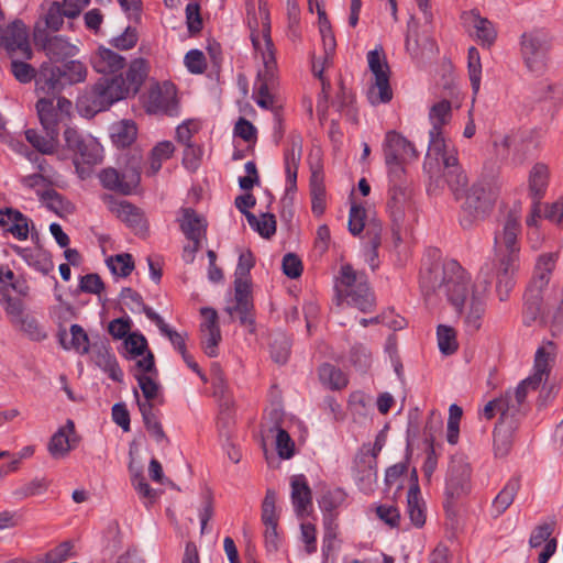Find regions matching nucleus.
Wrapping results in <instances>:
<instances>
[{
	"label": "nucleus",
	"instance_id": "nucleus-1",
	"mask_svg": "<svg viewBox=\"0 0 563 563\" xmlns=\"http://www.w3.org/2000/svg\"><path fill=\"white\" fill-rule=\"evenodd\" d=\"M420 287L427 301L431 302L433 297H446L468 333L482 329L486 301L474 291L468 275L456 261H446L423 271Z\"/></svg>",
	"mask_w": 563,
	"mask_h": 563
},
{
	"label": "nucleus",
	"instance_id": "nucleus-2",
	"mask_svg": "<svg viewBox=\"0 0 563 563\" xmlns=\"http://www.w3.org/2000/svg\"><path fill=\"white\" fill-rule=\"evenodd\" d=\"M520 231L519 217L509 213L495 232L494 262L485 264L479 271L486 284H490L495 272L496 292L500 301H506L515 287V274L519 268Z\"/></svg>",
	"mask_w": 563,
	"mask_h": 563
},
{
	"label": "nucleus",
	"instance_id": "nucleus-3",
	"mask_svg": "<svg viewBox=\"0 0 563 563\" xmlns=\"http://www.w3.org/2000/svg\"><path fill=\"white\" fill-rule=\"evenodd\" d=\"M247 24L251 30V40L254 51L261 55L264 70L260 73V86L257 104L268 109L274 104V97L269 93V88L275 82L276 59L274 44L271 38L269 15L265 8L258 7V16L255 11H247Z\"/></svg>",
	"mask_w": 563,
	"mask_h": 563
},
{
	"label": "nucleus",
	"instance_id": "nucleus-4",
	"mask_svg": "<svg viewBox=\"0 0 563 563\" xmlns=\"http://www.w3.org/2000/svg\"><path fill=\"white\" fill-rule=\"evenodd\" d=\"M429 146L423 163V169L435 179L439 185L440 159L446 165H454L456 162V150L446 142L442 129L451 122L452 104L449 100L435 102L429 110Z\"/></svg>",
	"mask_w": 563,
	"mask_h": 563
},
{
	"label": "nucleus",
	"instance_id": "nucleus-5",
	"mask_svg": "<svg viewBox=\"0 0 563 563\" xmlns=\"http://www.w3.org/2000/svg\"><path fill=\"white\" fill-rule=\"evenodd\" d=\"M255 264L254 257L250 251L242 252L239 256V263L234 273V305L228 306L225 311L231 319L238 318L242 325H252L253 299L251 291L250 271Z\"/></svg>",
	"mask_w": 563,
	"mask_h": 563
},
{
	"label": "nucleus",
	"instance_id": "nucleus-6",
	"mask_svg": "<svg viewBox=\"0 0 563 563\" xmlns=\"http://www.w3.org/2000/svg\"><path fill=\"white\" fill-rule=\"evenodd\" d=\"M335 288L339 300L345 301L362 312L371 311L375 305L366 275L355 271L350 264L341 266Z\"/></svg>",
	"mask_w": 563,
	"mask_h": 563
},
{
	"label": "nucleus",
	"instance_id": "nucleus-7",
	"mask_svg": "<svg viewBox=\"0 0 563 563\" xmlns=\"http://www.w3.org/2000/svg\"><path fill=\"white\" fill-rule=\"evenodd\" d=\"M131 97L125 89L123 75L99 79L79 100L89 112L107 110L113 103Z\"/></svg>",
	"mask_w": 563,
	"mask_h": 563
},
{
	"label": "nucleus",
	"instance_id": "nucleus-8",
	"mask_svg": "<svg viewBox=\"0 0 563 563\" xmlns=\"http://www.w3.org/2000/svg\"><path fill=\"white\" fill-rule=\"evenodd\" d=\"M461 205L460 223L463 228H471L492 210L496 200L495 192L488 184L474 183L464 194Z\"/></svg>",
	"mask_w": 563,
	"mask_h": 563
},
{
	"label": "nucleus",
	"instance_id": "nucleus-9",
	"mask_svg": "<svg viewBox=\"0 0 563 563\" xmlns=\"http://www.w3.org/2000/svg\"><path fill=\"white\" fill-rule=\"evenodd\" d=\"M550 38L547 32L533 29L520 37V53L528 70L537 76L542 75L548 67Z\"/></svg>",
	"mask_w": 563,
	"mask_h": 563
},
{
	"label": "nucleus",
	"instance_id": "nucleus-10",
	"mask_svg": "<svg viewBox=\"0 0 563 563\" xmlns=\"http://www.w3.org/2000/svg\"><path fill=\"white\" fill-rule=\"evenodd\" d=\"M142 103L150 114H178L177 90L169 81L152 85L142 96Z\"/></svg>",
	"mask_w": 563,
	"mask_h": 563
},
{
	"label": "nucleus",
	"instance_id": "nucleus-11",
	"mask_svg": "<svg viewBox=\"0 0 563 563\" xmlns=\"http://www.w3.org/2000/svg\"><path fill=\"white\" fill-rule=\"evenodd\" d=\"M176 220L181 232L192 243L184 247V256L187 262L191 263L195 258V254L201 247V240L206 238L207 221L190 207L180 208Z\"/></svg>",
	"mask_w": 563,
	"mask_h": 563
},
{
	"label": "nucleus",
	"instance_id": "nucleus-12",
	"mask_svg": "<svg viewBox=\"0 0 563 563\" xmlns=\"http://www.w3.org/2000/svg\"><path fill=\"white\" fill-rule=\"evenodd\" d=\"M367 62L375 80L367 92L369 102L372 104L389 102L393 91L389 85V68L384 55L377 49L371 51L367 54Z\"/></svg>",
	"mask_w": 563,
	"mask_h": 563
},
{
	"label": "nucleus",
	"instance_id": "nucleus-13",
	"mask_svg": "<svg viewBox=\"0 0 563 563\" xmlns=\"http://www.w3.org/2000/svg\"><path fill=\"white\" fill-rule=\"evenodd\" d=\"M471 488V466L463 455H454L450 461L445 483V506L466 495Z\"/></svg>",
	"mask_w": 563,
	"mask_h": 563
},
{
	"label": "nucleus",
	"instance_id": "nucleus-14",
	"mask_svg": "<svg viewBox=\"0 0 563 563\" xmlns=\"http://www.w3.org/2000/svg\"><path fill=\"white\" fill-rule=\"evenodd\" d=\"M0 44L3 45L12 56L24 59L32 57V49L27 40V31L21 21L3 27V20L0 22Z\"/></svg>",
	"mask_w": 563,
	"mask_h": 563
},
{
	"label": "nucleus",
	"instance_id": "nucleus-15",
	"mask_svg": "<svg viewBox=\"0 0 563 563\" xmlns=\"http://www.w3.org/2000/svg\"><path fill=\"white\" fill-rule=\"evenodd\" d=\"M103 201L111 213L124 222L136 233H145L147 230L143 211L125 200H117L111 195H104Z\"/></svg>",
	"mask_w": 563,
	"mask_h": 563
},
{
	"label": "nucleus",
	"instance_id": "nucleus-16",
	"mask_svg": "<svg viewBox=\"0 0 563 563\" xmlns=\"http://www.w3.org/2000/svg\"><path fill=\"white\" fill-rule=\"evenodd\" d=\"M440 172H439V185L437 186L435 179H431L429 177V191H435L437 189L442 187V178L445 179V183L448 184L451 192L453 194L455 200H461L464 196V194L467 191V176L462 170V168L459 165V159L456 158V162L454 165H446L443 159H440ZM428 176H430L428 174Z\"/></svg>",
	"mask_w": 563,
	"mask_h": 563
},
{
	"label": "nucleus",
	"instance_id": "nucleus-17",
	"mask_svg": "<svg viewBox=\"0 0 563 563\" xmlns=\"http://www.w3.org/2000/svg\"><path fill=\"white\" fill-rule=\"evenodd\" d=\"M556 356V345L552 341H547L539 346L534 354L533 373L527 378V383L537 389L543 382H547Z\"/></svg>",
	"mask_w": 563,
	"mask_h": 563
},
{
	"label": "nucleus",
	"instance_id": "nucleus-18",
	"mask_svg": "<svg viewBox=\"0 0 563 563\" xmlns=\"http://www.w3.org/2000/svg\"><path fill=\"white\" fill-rule=\"evenodd\" d=\"M79 442L76 434L75 423L68 419L49 439L47 450L53 459L60 460L66 457Z\"/></svg>",
	"mask_w": 563,
	"mask_h": 563
},
{
	"label": "nucleus",
	"instance_id": "nucleus-19",
	"mask_svg": "<svg viewBox=\"0 0 563 563\" xmlns=\"http://www.w3.org/2000/svg\"><path fill=\"white\" fill-rule=\"evenodd\" d=\"M384 153L386 162L407 163L418 157L415 145L395 131L387 132Z\"/></svg>",
	"mask_w": 563,
	"mask_h": 563
},
{
	"label": "nucleus",
	"instance_id": "nucleus-20",
	"mask_svg": "<svg viewBox=\"0 0 563 563\" xmlns=\"http://www.w3.org/2000/svg\"><path fill=\"white\" fill-rule=\"evenodd\" d=\"M65 86L66 84L58 66L42 67L35 77V92L37 97L55 98Z\"/></svg>",
	"mask_w": 563,
	"mask_h": 563
},
{
	"label": "nucleus",
	"instance_id": "nucleus-21",
	"mask_svg": "<svg viewBox=\"0 0 563 563\" xmlns=\"http://www.w3.org/2000/svg\"><path fill=\"white\" fill-rule=\"evenodd\" d=\"M203 322L200 325L201 344L206 354L217 356V346L221 341V332L218 324L217 311L211 308H202Z\"/></svg>",
	"mask_w": 563,
	"mask_h": 563
},
{
	"label": "nucleus",
	"instance_id": "nucleus-22",
	"mask_svg": "<svg viewBox=\"0 0 563 563\" xmlns=\"http://www.w3.org/2000/svg\"><path fill=\"white\" fill-rule=\"evenodd\" d=\"M35 41L42 45L46 55L54 62H62L78 53L77 46L62 36H47L38 32L35 33Z\"/></svg>",
	"mask_w": 563,
	"mask_h": 563
},
{
	"label": "nucleus",
	"instance_id": "nucleus-23",
	"mask_svg": "<svg viewBox=\"0 0 563 563\" xmlns=\"http://www.w3.org/2000/svg\"><path fill=\"white\" fill-rule=\"evenodd\" d=\"M558 253L541 254L536 264L533 277L527 288V291L542 295L547 289L551 274L555 268Z\"/></svg>",
	"mask_w": 563,
	"mask_h": 563
},
{
	"label": "nucleus",
	"instance_id": "nucleus-24",
	"mask_svg": "<svg viewBox=\"0 0 563 563\" xmlns=\"http://www.w3.org/2000/svg\"><path fill=\"white\" fill-rule=\"evenodd\" d=\"M150 63L143 57L134 58L130 62L126 70L121 73L123 75V82L125 89L131 97H134L143 86L150 74Z\"/></svg>",
	"mask_w": 563,
	"mask_h": 563
},
{
	"label": "nucleus",
	"instance_id": "nucleus-25",
	"mask_svg": "<svg viewBox=\"0 0 563 563\" xmlns=\"http://www.w3.org/2000/svg\"><path fill=\"white\" fill-rule=\"evenodd\" d=\"M518 418H508L506 420H499L495 428L494 433V452L496 456H506L514 442V433L519 426Z\"/></svg>",
	"mask_w": 563,
	"mask_h": 563
},
{
	"label": "nucleus",
	"instance_id": "nucleus-26",
	"mask_svg": "<svg viewBox=\"0 0 563 563\" xmlns=\"http://www.w3.org/2000/svg\"><path fill=\"white\" fill-rule=\"evenodd\" d=\"M92 68L99 74H114L125 66V58L110 48L100 46L90 57Z\"/></svg>",
	"mask_w": 563,
	"mask_h": 563
},
{
	"label": "nucleus",
	"instance_id": "nucleus-27",
	"mask_svg": "<svg viewBox=\"0 0 563 563\" xmlns=\"http://www.w3.org/2000/svg\"><path fill=\"white\" fill-rule=\"evenodd\" d=\"M0 227L18 240H26L29 236V219L18 210H0Z\"/></svg>",
	"mask_w": 563,
	"mask_h": 563
},
{
	"label": "nucleus",
	"instance_id": "nucleus-28",
	"mask_svg": "<svg viewBox=\"0 0 563 563\" xmlns=\"http://www.w3.org/2000/svg\"><path fill=\"white\" fill-rule=\"evenodd\" d=\"M55 98L38 97L36 111L45 133L58 132L57 125L63 120L54 103Z\"/></svg>",
	"mask_w": 563,
	"mask_h": 563
},
{
	"label": "nucleus",
	"instance_id": "nucleus-29",
	"mask_svg": "<svg viewBox=\"0 0 563 563\" xmlns=\"http://www.w3.org/2000/svg\"><path fill=\"white\" fill-rule=\"evenodd\" d=\"M291 501L298 516L307 512L311 506L312 495L303 475H295L291 477Z\"/></svg>",
	"mask_w": 563,
	"mask_h": 563
},
{
	"label": "nucleus",
	"instance_id": "nucleus-30",
	"mask_svg": "<svg viewBox=\"0 0 563 563\" xmlns=\"http://www.w3.org/2000/svg\"><path fill=\"white\" fill-rule=\"evenodd\" d=\"M410 194L409 184L400 183L390 186L387 206L394 221L402 219L405 209L409 205Z\"/></svg>",
	"mask_w": 563,
	"mask_h": 563
},
{
	"label": "nucleus",
	"instance_id": "nucleus-31",
	"mask_svg": "<svg viewBox=\"0 0 563 563\" xmlns=\"http://www.w3.org/2000/svg\"><path fill=\"white\" fill-rule=\"evenodd\" d=\"M411 479L413 481L412 485L410 486L407 495V508H408V515L411 520V522L420 528L426 522V515H424V507L423 503L420 499V490L418 486V476L416 470L412 471Z\"/></svg>",
	"mask_w": 563,
	"mask_h": 563
},
{
	"label": "nucleus",
	"instance_id": "nucleus-32",
	"mask_svg": "<svg viewBox=\"0 0 563 563\" xmlns=\"http://www.w3.org/2000/svg\"><path fill=\"white\" fill-rule=\"evenodd\" d=\"M522 322L526 327L543 324L542 302L543 297L540 294L526 291Z\"/></svg>",
	"mask_w": 563,
	"mask_h": 563
},
{
	"label": "nucleus",
	"instance_id": "nucleus-33",
	"mask_svg": "<svg viewBox=\"0 0 563 563\" xmlns=\"http://www.w3.org/2000/svg\"><path fill=\"white\" fill-rule=\"evenodd\" d=\"M471 22L475 30V35L477 41L483 46H492L497 37V31L488 19L483 18L478 14L477 11L473 10L470 12Z\"/></svg>",
	"mask_w": 563,
	"mask_h": 563
},
{
	"label": "nucleus",
	"instance_id": "nucleus-34",
	"mask_svg": "<svg viewBox=\"0 0 563 563\" xmlns=\"http://www.w3.org/2000/svg\"><path fill=\"white\" fill-rule=\"evenodd\" d=\"M549 168L542 163H537L529 173V191L533 200L540 201L548 187Z\"/></svg>",
	"mask_w": 563,
	"mask_h": 563
},
{
	"label": "nucleus",
	"instance_id": "nucleus-35",
	"mask_svg": "<svg viewBox=\"0 0 563 563\" xmlns=\"http://www.w3.org/2000/svg\"><path fill=\"white\" fill-rule=\"evenodd\" d=\"M137 134L136 125L131 120H122L111 126V139L118 147L131 145Z\"/></svg>",
	"mask_w": 563,
	"mask_h": 563
},
{
	"label": "nucleus",
	"instance_id": "nucleus-36",
	"mask_svg": "<svg viewBox=\"0 0 563 563\" xmlns=\"http://www.w3.org/2000/svg\"><path fill=\"white\" fill-rule=\"evenodd\" d=\"M76 155L75 163H82L88 165H96L102 161V148L100 144L92 140L87 139L79 147L73 151Z\"/></svg>",
	"mask_w": 563,
	"mask_h": 563
},
{
	"label": "nucleus",
	"instance_id": "nucleus-37",
	"mask_svg": "<svg viewBox=\"0 0 563 563\" xmlns=\"http://www.w3.org/2000/svg\"><path fill=\"white\" fill-rule=\"evenodd\" d=\"M25 137L34 148L44 155L55 153L58 146V132H55V134L46 133L43 136L37 131L30 129L25 131Z\"/></svg>",
	"mask_w": 563,
	"mask_h": 563
},
{
	"label": "nucleus",
	"instance_id": "nucleus-38",
	"mask_svg": "<svg viewBox=\"0 0 563 563\" xmlns=\"http://www.w3.org/2000/svg\"><path fill=\"white\" fill-rule=\"evenodd\" d=\"M58 67L66 85L84 82L87 78L88 69L80 60L71 59Z\"/></svg>",
	"mask_w": 563,
	"mask_h": 563
},
{
	"label": "nucleus",
	"instance_id": "nucleus-39",
	"mask_svg": "<svg viewBox=\"0 0 563 563\" xmlns=\"http://www.w3.org/2000/svg\"><path fill=\"white\" fill-rule=\"evenodd\" d=\"M249 224L263 238L269 239L276 232V220L271 213H263L260 218L245 212Z\"/></svg>",
	"mask_w": 563,
	"mask_h": 563
},
{
	"label": "nucleus",
	"instance_id": "nucleus-40",
	"mask_svg": "<svg viewBox=\"0 0 563 563\" xmlns=\"http://www.w3.org/2000/svg\"><path fill=\"white\" fill-rule=\"evenodd\" d=\"M299 161H300V146L299 145L297 146L296 143H292L291 148L287 152V154L285 156V172H286L287 190L296 189Z\"/></svg>",
	"mask_w": 563,
	"mask_h": 563
},
{
	"label": "nucleus",
	"instance_id": "nucleus-41",
	"mask_svg": "<svg viewBox=\"0 0 563 563\" xmlns=\"http://www.w3.org/2000/svg\"><path fill=\"white\" fill-rule=\"evenodd\" d=\"M319 376L321 382L332 389H341L347 385L344 373L331 364H323L319 368Z\"/></svg>",
	"mask_w": 563,
	"mask_h": 563
},
{
	"label": "nucleus",
	"instance_id": "nucleus-42",
	"mask_svg": "<svg viewBox=\"0 0 563 563\" xmlns=\"http://www.w3.org/2000/svg\"><path fill=\"white\" fill-rule=\"evenodd\" d=\"M175 151L170 141L159 142L151 152L150 172L155 175L162 167V163L168 159Z\"/></svg>",
	"mask_w": 563,
	"mask_h": 563
},
{
	"label": "nucleus",
	"instance_id": "nucleus-43",
	"mask_svg": "<svg viewBox=\"0 0 563 563\" xmlns=\"http://www.w3.org/2000/svg\"><path fill=\"white\" fill-rule=\"evenodd\" d=\"M26 262L42 274H48L54 268L51 257L43 251L31 252L27 249L20 251Z\"/></svg>",
	"mask_w": 563,
	"mask_h": 563
},
{
	"label": "nucleus",
	"instance_id": "nucleus-44",
	"mask_svg": "<svg viewBox=\"0 0 563 563\" xmlns=\"http://www.w3.org/2000/svg\"><path fill=\"white\" fill-rule=\"evenodd\" d=\"M110 271L120 277H126L134 268V262L131 254L122 253L111 256L107 260Z\"/></svg>",
	"mask_w": 563,
	"mask_h": 563
},
{
	"label": "nucleus",
	"instance_id": "nucleus-45",
	"mask_svg": "<svg viewBox=\"0 0 563 563\" xmlns=\"http://www.w3.org/2000/svg\"><path fill=\"white\" fill-rule=\"evenodd\" d=\"M519 484L516 481L509 482L493 501L496 515H501L514 501Z\"/></svg>",
	"mask_w": 563,
	"mask_h": 563
},
{
	"label": "nucleus",
	"instance_id": "nucleus-46",
	"mask_svg": "<svg viewBox=\"0 0 563 563\" xmlns=\"http://www.w3.org/2000/svg\"><path fill=\"white\" fill-rule=\"evenodd\" d=\"M437 334L439 349L443 354L449 355L457 350L459 343L456 340V332L453 328L441 324L438 327Z\"/></svg>",
	"mask_w": 563,
	"mask_h": 563
},
{
	"label": "nucleus",
	"instance_id": "nucleus-47",
	"mask_svg": "<svg viewBox=\"0 0 563 563\" xmlns=\"http://www.w3.org/2000/svg\"><path fill=\"white\" fill-rule=\"evenodd\" d=\"M49 482L45 477H36L29 483L18 487L13 495L18 499H25L32 496L41 495L47 490Z\"/></svg>",
	"mask_w": 563,
	"mask_h": 563
},
{
	"label": "nucleus",
	"instance_id": "nucleus-48",
	"mask_svg": "<svg viewBox=\"0 0 563 563\" xmlns=\"http://www.w3.org/2000/svg\"><path fill=\"white\" fill-rule=\"evenodd\" d=\"M528 389H532V385L528 384L526 378L519 384L514 394L507 393L505 396H503V399H507V407L514 406L516 409L511 417L518 418L520 420L522 416L521 405L526 400Z\"/></svg>",
	"mask_w": 563,
	"mask_h": 563
},
{
	"label": "nucleus",
	"instance_id": "nucleus-49",
	"mask_svg": "<svg viewBox=\"0 0 563 563\" xmlns=\"http://www.w3.org/2000/svg\"><path fill=\"white\" fill-rule=\"evenodd\" d=\"M13 325L25 333L33 341H41L46 338V333L38 324L37 320L29 313H26L18 321V323Z\"/></svg>",
	"mask_w": 563,
	"mask_h": 563
},
{
	"label": "nucleus",
	"instance_id": "nucleus-50",
	"mask_svg": "<svg viewBox=\"0 0 563 563\" xmlns=\"http://www.w3.org/2000/svg\"><path fill=\"white\" fill-rule=\"evenodd\" d=\"M382 223L376 220H371L367 222L365 236L367 239V244L371 247L369 250V261L373 262L378 257V247L382 243Z\"/></svg>",
	"mask_w": 563,
	"mask_h": 563
},
{
	"label": "nucleus",
	"instance_id": "nucleus-51",
	"mask_svg": "<svg viewBox=\"0 0 563 563\" xmlns=\"http://www.w3.org/2000/svg\"><path fill=\"white\" fill-rule=\"evenodd\" d=\"M467 67L472 88L474 92H477L481 86L482 63L479 52L476 47L468 49Z\"/></svg>",
	"mask_w": 563,
	"mask_h": 563
},
{
	"label": "nucleus",
	"instance_id": "nucleus-52",
	"mask_svg": "<svg viewBox=\"0 0 563 563\" xmlns=\"http://www.w3.org/2000/svg\"><path fill=\"white\" fill-rule=\"evenodd\" d=\"M97 363L103 367V369L109 374L110 378L115 382L122 380L123 373L120 369L114 356L111 355L106 347L99 350Z\"/></svg>",
	"mask_w": 563,
	"mask_h": 563
},
{
	"label": "nucleus",
	"instance_id": "nucleus-53",
	"mask_svg": "<svg viewBox=\"0 0 563 563\" xmlns=\"http://www.w3.org/2000/svg\"><path fill=\"white\" fill-rule=\"evenodd\" d=\"M507 406V399H503V397H500L488 401L484 407L483 413L487 419H492L498 412L500 415L499 420H506L511 418V415L516 410L514 406Z\"/></svg>",
	"mask_w": 563,
	"mask_h": 563
},
{
	"label": "nucleus",
	"instance_id": "nucleus-54",
	"mask_svg": "<svg viewBox=\"0 0 563 563\" xmlns=\"http://www.w3.org/2000/svg\"><path fill=\"white\" fill-rule=\"evenodd\" d=\"M276 499V493L273 489H267L262 504V521L264 525H278Z\"/></svg>",
	"mask_w": 563,
	"mask_h": 563
},
{
	"label": "nucleus",
	"instance_id": "nucleus-55",
	"mask_svg": "<svg viewBox=\"0 0 563 563\" xmlns=\"http://www.w3.org/2000/svg\"><path fill=\"white\" fill-rule=\"evenodd\" d=\"M2 305L12 324L18 323V321L26 314L23 301L19 298L8 296L5 292H3Z\"/></svg>",
	"mask_w": 563,
	"mask_h": 563
},
{
	"label": "nucleus",
	"instance_id": "nucleus-56",
	"mask_svg": "<svg viewBox=\"0 0 563 563\" xmlns=\"http://www.w3.org/2000/svg\"><path fill=\"white\" fill-rule=\"evenodd\" d=\"M290 351L289 340L284 334H278L271 343V355L274 362L284 364L288 360Z\"/></svg>",
	"mask_w": 563,
	"mask_h": 563
},
{
	"label": "nucleus",
	"instance_id": "nucleus-57",
	"mask_svg": "<svg viewBox=\"0 0 563 563\" xmlns=\"http://www.w3.org/2000/svg\"><path fill=\"white\" fill-rule=\"evenodd\" d=\"M99 179L104 188L125 195L122 176L117 169L111 167L103 169L99 174Z\"/></svg>",
	"mask_w": 563,
	"mask_h": 563
},
{
	"label": "nucleus",
	"instance_id": "nucleus-58",
	"mask_svg": "<svg viewBox=\"0 0 563 563\" xmlns=\"http://www.w3.org/2000/svg\"><path fill=\"white\" fill-rule=\"evenodd\" d=\"M319 18H320V33L322 36V44H323V48H324L323 60H324V63H327L333 55V53L335 51L336 43H335L334 35L331 31V27L329 26L328 21L325 19V14L324 15L321 14V15H319Z\"/></svg>",
	"mask_w": 563,
	"mask_h": 563
},
{
	"label": "nucleus",
	"instance_id": "nucleus-59",
	"mask_svg": "<svg viewBox=\"0 0 563 563\" xmlns=\"http://www.w3.org/2000/svg\"><path fill=\"white\" fill-rule=\"evenodd\" d=\"M276 430V450L282 459H290L294 455L295 443L288 432L279 427Z\"/></svg>",
	"mask_w": 563,
	"mask_h": 563
},
{
	"label": "nucleus",
	"instance_id": "nucleus-60",
	"mask_svg": "<svg viewBox=\"0 0 563 563\" xmlns=\"http://www.w3.org/2000/svg\"><path fill=\"white\" fill-rule=\"evenodd\" d=\"M203 150L200 145L188 144L185 146L183 155V165L190 172H196L200 166Z\"/></svg>",
	"mask_w": 563,
	"mask_h": 563
},
{
	"label": "nucleus",
	"instance_id": "nucleus-61",
	"mask_svg": "<svg viewBox=\"0 0 563 563\" xmlns=\"http://www.w3.org/2000/svg\"><path fill=\"white\" fill-rule=\"evenodd\" d=\"M200 129V121L196 119L187 120L177 126L176 139L179 143L184 144L185 146L188 144H192L190 140L196 133L199 132Z\"/></svg>",
	"mask_w": 563,
	"mask_h": 563
},
{
	"label": "nucleus",
	"instance_id": "nucleus-62",
	"mask_svg": "<svg viewBox=\"0 0 563 563\" xmlns=\"http://www.w3.org/2000/svg\"><path fill=\"white\" fill-rule=\"evenodd\" d=\"M365 209L361 206L353 205L349 216V230L353 235H358L364 229L365 223Z\"/></svg>",
	"mask_w": 563,
	"mask_h": 563
},
{
	"label": "nucleus",
	"instance_id": "nucleus-63",
	"mask_svg": "<svg viewBox=\"0 0 563 563\" xmlns=\"http://www.w3.org/2000/svg\"><path fill=\"white\" fill-rule=\"evenodd\" d=\"M73 544L69 541L59 543L48 551L43 559L44 563H62L73 555Z\"/></svg>",
	"mask_w": 563,
	"mask_h": 563
},
{
	"label": "nucleus",
	"instance_id": "nucleus-64",
	"mask_svg": "<svg viewBox=\"0 0 563 563\" xmlns=\"http://www.w3.org/2000/svg\"><path fill=\"white\" fill-rule=\"evenodd\" d=\"M185 65L192 74H202L207 68L203 53L198 49L189 51L185 56Z\"/></svg>",
	"mask_w": 563,
	"mask_h": 563
}]
</instances>
